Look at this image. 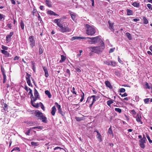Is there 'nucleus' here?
Masks as SVG:
<instances>
[{
    "mask_svg": "<svg viewBox=\"0 0 152 152\" xmlns=\"http://www.w3.org/2000/svg\"><path fill=\"white\" fill-rule=\"evenodd\" d=\"M61 19H55L53 20V22L56 23L58 26L59 27V31L62 33L69 32L71 31V30L68 27V25L62 24L61 22Z\"/></svg>",
    "mask_w": 152,
    "mask_h": 152,
    "instance_id": "obj_1",
    "label": "nucleus"
},
{
    "mask_svg": "<svg viewBox=\"0 0 152 152\" xmlns=\"http://www.w3.org/2000/svg\"><path fill=\"white\" fill-rule=\"evenodd\" d=\"M105 48L104 44L103 41H101L100 42V46L95 47H91L89 48L91 52H94L98 54H99Z\"/></svg>",
    "mask_w": 152,
    "mask_h": 152,
    "instance_id": "obj_2",
    "label": "nucleus"
},
{
    "mask_svg": "<svg viewBox=\"0 0 152 152\" xmlns=\"http://www.w3.org/2000/svg\"><path fill=\"white\" fill-rule=\"evenodd\" d=\"M99 98V96H96L94 95L91 96H89L87 98L86 103H90L89 105V107L91 108L94 103Z\"/></svg>",
    "mask_w": 152,
    "mask_h": 152,
    "instance_id": "obj_3",
    "label": "nucleus"
},
{
    "mask_svg": "<svg viewBox=\"0 0 152 152\" xmlns=\"http://www.w3.org/2000/svg\"><path fill=\"white\" fill-rule=\"evenodd\" d=\"M85 26L86 28V34L87 35L92 36L95 33L96 30L93 27L87 24Z\"/></svg>",
    "mask_w": 152,
    "mask_h": 152,
    "instance_id": "obj_4",
    "label": "nucleus"
},
{
    "mask_svg": "<svg viewBox=\"0 0 152 152\" xmlns=\"http://www.w3.org/2000/svg\"><path fill=\"white\" fill-rule=\"evenodd\" d=\"M88 37V38H87V39H91L90 40L88 41L91 44H95L99 42H101V41H103L100 38V37L99 36L95 37Z\"/></svg>",
    "mask_w": 152,
    "mask_h": 152,
    "instance_id": "obj_5",
    "label": "nucleus"
},
{
    "mask_svg": "<svg viewBox=\"0 0 152 152\" xmlns=\"http://www.w3.org/2000/svg\"><path fill=\"white\" fill-rule=\"evenodd\" d=\"M28 40L31 47L33 48L35 45V41L34 36H30L28 38Z\"/></svg>",
    "mask_w": 152,
    "mask_h": 152,
    "instance_id": "obj_6",
    "label": "nucleus"
},
{
    "mask_svg": "<svg viewBox=\"0 0 152 152\" xmlns=\"http://www.w3.org/2000/svg\"><path fill=\"white\" fill-rule=\"evenodd\" d=\"M34 94L35 97L34 101H36L39 98V93L37 90L35 88H34Z\"/></svg>",
    "mask_w": 152,
    "mask_h": 152,
    "instance_id": "obj_7",
    "label": "nucleus"
},
{
    "mask_svg": "<svg viewBox=\"0 0 152 152\" xmlns=\"http://www.w3.org/2000/svg\"><path fill=\"white\" fill-rule=\"evenodd\" d=\"M108 23L109 25V29L111 31L114 32L115 31L113 26L114 23L110 22V20L108 21Z\"/></svg>",
    "mask_w": 152,
    "mask_h": 152,
    "instance_id": "obj_8",
    "label": "nucleus"
},
{
    "mask_svg": "<svg viewBox=\"0 0 152 152\" xmlns=\"http://www.w3.org/2000/svg\"><path fill=\"white\" fill-rule=\"evenodd\" d=\"M43 115V113L39 111L37 112L35 114L36 116L38 118V119L40 120V118H41Z\"/></svg>",
    "mask_w": 152,
    "mask_h": 152,
    "instance_id": "obj_9",
    "label": "nucleus"
},
{
    "mask_svg": "<svg viewBox=\"0 0 152 152\" xmlns=\"http://www.w3.org/2000/svg\"><path fill=\"white\" fill-rule=\"evenodd\" d=\"M140 145L142 148H144L145 147V141L144 140L140 139L139 140Z\"/></svg>",
    "mask_w": 152,
    "mask_h": 152,
    "instance_id": "obj_10",
    "label": "nucleus"
},
{
    "mask_svg": "<svg viewBox=\"0 0 152 152\" xmlns=\"http://www.w3.org/2000/svg\"><path fill=\"white\" fill-rule=\"evenodd\" d=\"M88 37H73L72 38V40H73L75 39H86Z\"/></svg>",
    "mask_w": 152,
    "mask_h": 152,
    "instance_id": "obj_11",
    "label": "nucleus"
},
{
    "mask_svg": "<svg viewBox=\"0 0 152 152\" xmlns=\"http://www.w3.org/2000/svg\"><path fill=\"white\" fill-rule=\"evenodd\" d=\"M56 111V109L55 106H54L52 108V110L51 112V113L53 116L55 115V113Z\"/></svg>",
    "mask_w": 152,
    "mask_h": 152,
    "instance_id": "obj_12",
    "label": "nucleus"
},
{
    "mask_svg": "<svg viewBox=\"0 0 152 152\" xmlns=\"http://www.w3.org/2000/svg\"><path fill=\"white\" fill-rule=\"evenodd\" d=\"M45 73V76L46 77H48L49 76L48 70L47 68L45 67H43Z\"/></svg>",
    "mask_w": 152,
    "mask_h": 152,
    "instance_id": "obj_13",
    "label": "nucleus"
},
{
    "mask_svg": "<svg viewBox=\"0 0 152 152\" xmlns=\"http://www.w3.org/2000/svg\"><path fill=\"white\" fill-rule=\"evenodd\" d=\"M105 83L107 87L109 88L110 89L112 88V86L109 81H105Z\"/></svg>",
    "mask_w": 152,
    "mask_h": 152,
    "instance_id": "obj_14",
    "label": "nucleus"
},
{
    "mask_svg": "<svg viewBox=\"0 0 152 152\" xmlns=\"http://www.w3.org/2000/svg\"><path fill=\"white\" fill-rule=\"evenodd\" d=\"M1 52L2 53L5 55L6 57H8L10 56V53L7 51L1 50Z\"/></svg>",
    "mask_w": 152,
    "mask_h": 152,
    "instance_id": "obj_15",
    "label": "nucleus"
},
{
    "mask_svg": "<svg viewBox=\"0 0 152 152\" xmlns=\"http://www.w3.org/2000/svg\"><path fill=\"white\" fill-rule=\"evenodd\" d=\"M47 13L48 14L51 15H54L55 16H58L59 15L54 12L53 11L51 10H48L47 12Z\"/></svg>",
    "mask_w": 152,
    "mask_h": 152,
    "instance_id": "obj_16",
    "label": "nucleus"
},
{
    "mask_svg": "<svg viewBox=\"0 0 152 152\" xmlns=\"http://www.w3.org/2000/svg\"><path fill=\"white\" fill-rule=\"evenodd\" d=\"M26 82L29 86H32V85L31 83L30 78L29 77H26Z\"/></svg>",
    "mask_w": 152,
    "mask_h": 152,
    "instance_id": "obj_17",
    "label": "nucleus"
},
{
    "mask_svg": "<svg viewBox=\"0 0 152 152\" xmlns=\"http://www.w3.org/2000/svg\"><path fill=\"white\" fill-rule=\"evenodd\" d=\"M40 120H41L44 123H46L48 122L47 118L43 115L41 118H40Z\"/></svg>",
    "mask_w": 152,
    "mask_h": 152,
    "instance_id": "obj_18",
    "label": "nucleus"
},
{
    "mask_svg": "<svg viewBox=\"0 0 152 152\" xmlns=\"http://www.w3.org/2000/svg\"><path fill=\"white\" fill-rule=\"evenodd\" d=\"M61 60H60L59 62L60 63H62L66 60V57L63 55H61Z\"/></svg>",
    "mask_w": 152,
    "mask_h": 152,
    "instance_id": "obj_19",
    "label": "nucleus"
},
{
    "mask_svg": "<svg viewBox=\"0 0 152 152\" xmlns=\"http://www.w3.org/2000/svg\"><path fill=\"white\" fill-rule=\"evenodd\" d=\"M32 13L34 16H37V14H39L36 9H35V7L33 8V11H32Z\"/></svg>",
    "mask_w": 152,
    "mask_h": 152,
    "instance_id": "obj_20",
    "label": "nucleus"
},
{
    "mask_svg": "<svg viewBox=\"0 0 152 152\" xmlns=\"http://www.w3.org/2000/svg\"><path fill=\"white\" fill-rule=\"evenodd\" d=\"M31 103L33 106L36 108H38L39 107V103H37L36 104H34V102H32V101H31Z\"/></svg>",
    "mask_w": 152,
    "mask_h": 152,
    "instance_id": "obj_21",
    "label": "nucleus"
},
{
    "mask_svg": "<svg viewBox=\"0 0 152 152\" xmlns=\"http://www.w3.org/2000/svg\"><path fill=\"white\" fill-rule=\"evenodd\" d=\"M45 93L47 95L49 98H51V95L50 92L48 90H46L45 91Z\"/></svg>",
    "mask_w": 152,
    "mask_h": 152,
    "instance_id": "obj_22",
    "label": "nucleus"
},
{
    "mask_svg": "<svg viewBox=\"0 0 152 152\" xmlns=\"http://www.w3.org/2000/svg\"><path fill=\"white\" fill-rule=\"evenodd\" d=\"M31 63L32 65V69L34 72L36 71V67L35 66V63L33 61H31Z\"/></svg>",
    "mask_w": 152,
    "mask_h": 152,
    "instance_id": "obj_23",
    "label": "nucleus"
},
{
    "mask_svg": "<svg viewBox=\"0 0 152 152\" xmlns=\"http://www.w3.org/2000/svg\"><path fill=\"white\" fill-rule=\"evenodd\" d=\"M96 136L97 138L99 140L100 142L102 141V136L100 133L97 134Z\"/></svg>",
    "mask_w": 152,
    "mask_h": 152,
    "instance_id": "obj_24",
    "label": "nucleus"
},
{
    "mask_svg": "<svg viewBox=\"0 0 152 152\" xmlns=\"http://www.w3.org/2000/svg\"><path fill=\"white\" fill-rule=\"evenodd\" d=\"M136 121L137 122H140L141 124H142V122L141 121L140 118L139 117V114H137L136 117Z\"/></svg>",
    "mask_w": 152,
    "mask_h": 152,
    "instance_id": "obj_25",
    "label": "nucleus"
},
{
    "mask_svg": "<svg viewBox=\"0 0 152 152\" xmlns=\"http://www.w3.org/2000/svg\"><path fill=\"white\" fill-rule=\"evenodd\" d=\"M108 133L109 134H110V135H112V136H113L114 135L113 132L111 129V126H110V127L108 129Z\"/></svg>",
    "mask_w": 152,
    "mask_h": 152,
    "instance_id": "obj_26",
    "label": "nucleus"
},
{
    "mask_svg": "<svg viewBox=\"0 0 152 152\" xmlns=\"http://www.w3.org/2000/svg\"><path fill=\"white\" fill-rule=\"evenodd\" d=\"M110 65L113 67H114L116 66V63L115 61H110Z\"/></svg>",
    "mask_w": 152,
    "mask_h": 152,
    "instance_id": "obj_27",
    "label": "nucleus"
},
{
    "mask_svg": "<svg viewBox=\"0 0 152 152\" xmlns=\"http://www.w3.org/2000/svg\"><path fill=\"white\" fill-rule=\"evenodd\" d=\"M142 19L143 20V23L145 24H147L148 23V20L147 19L146 17H145L143 16V17Z\"/></svg>",
    "mask_w": 152,
    "mask_h": 152,
    "instance_id": "obj_28",
    "label": "nucleus"
},
{
    "mask_svg": "<svg viewBox=\"0 0 152 152\" xmlns=\"http://www.w3.org/2000/svg\"><path fill=\"white\" fill-rule=\"evenodd\" d=\"M127 15H131L132 14L133 12L132 10L130 9L127 10Z\"/></svg>",
    "mask_w": 152,
    "mask_h": 152,
    "instance_id": "obj_29",
    "label": "nucleus"
},
{
    "mask_svg": "<svg viewBox=\"0 0 152 152\" xmlns=\"http://www.w3.org/2000/svg\"><path fill=\"white\" fill-rule=\"evenodd\" d=\"M126 34L127 37L129 40H131L132 39V36L131 34L127 32Z\"/></svg>",
    "mask_w": 152,
    "mask_h": 152,
    "instance_id": "obj_30",
    "label": "nucleus"
},
{
    "mask_svg": "<svg viewBox=\"0 0 152 152\" xmlns=\"http://www.w3.org/2000/svg\"><path fill=\"white\" fill-rule=\"evenodd\" d=\"M113 100H109L107 102V104L110 107V106L111 104H113Z\"/></svg>",
    "mask_w": 152,
    "mask_h": 152,
    "instance_id": "obj_31",
    "label": "nucleus"
},
{
    "mask_svg": "<svg viewBox=\"0 0 152 152\" xmlns=\"http://www.w3.org/2000/svg\"><path fill=\"white\" fill-rule=\"evenodd\" d=\"M58 113L60 114L62 116H64L65 114V113L63 112L62 110L61 109L58 110Z\"/></svg>",
    "mask_w": 152,
    "mask_h": 152,
    "instance_id": "obj_32",
    "label": "nucleus"
},
{
    "mask_svg": "<svg viewBox=\"0 0 152 152\" xmlns=\"http://www.w3.org/2000/svg\"><path fill=\"white\" fill-rule=\"evenodd\" d=\"M110 61L107 60L105 61L104 62V64H106L108 66H110Z\"/></svg>",
    "mask_w": 152,
    "mask_h": 152,
    "instance_id": "obj_33",
    "label": "nucleus"
},
{
    "mask_svg": "<svg viewBox=\"0 0 152 152\" xmlns=\"http://www.w3.org/2000/svg\"><path fill=\"white\" fill-rule=\"evenodd\" d=\"M70 15L71 16L72 19V20H73L74 21H75L76 20V16L74 14H73L71 13L70 14Z\"/></svg>",
    "mask_w": 152,
    "mask_h": 152,
    "instance_id": "obj_34",
    "label": "nucleus"
},
{
    "mask_svg": "<svg viewBox=\"0 0 152 152\" xmlns=\"http://www.w3.org/2000/svg\"><path fill=\"white\" fill-rule=\"evenodd\" d=\"M132 5L134 7H138L139 6V4L137 2H133Z\"/></svg>",
    "mask_w": 152,
    "mask_h": 152,
    "instance_id": "obj_35",
    "label": "nucleus"
},
{
    "mask_svg": "<svg viewBox=\"0 0 152 152\" xmlns=\"http://www.w3.org/2000/svg\"><path fill=\"white\" fill-rule=\"evenodd\" d=\"M1 71L2 72L3 76H6L5 73V70L4 68L2 66L1 67Z\"/></svg>",
    "mask_w": 152,
    "mask_h": 152,
    "instance_id": "obj_36",
    "label": "nucleus"
},
{
    "mask_svg": "<svg viewBox=\"0 0 152 152\" xmlns=\"http://www.w3.org/2000/svg\"><path fill=\"white\" fill-rule=\"evenodd\" d=\"M15 151H20V148L18 147H16L14 148L11 151V152H13Z\"/></svg>",
    "mask_w": 152,
    "mask_h": 152,
    "instance_id": "obj_37",
    "label": "nucleus"
},
{
    "mask_svg": "<svg viewBox=\"0 0 152 152\" xmlns=\"http://www.w3.org/2000/svg\"><path fill=\"white\" fill-rule=\"evenodd\" d=\"M45 2L46 4L48 7H51L52 6V5L50 3V2L49 1V0H48L47 1H45Z\"/></svg>",
    "mask_w": 152,
    "mask_h": 152,
    "instance_id": "obj_38",
    "label": "nucleus"
},
{
    "mask_svg": "<svg viewBox=\"0 0 152 152\" xmlns=\"http://www.w3.org/2000/svg\"><path fill=\"white\" fill-rule=\"evenodd\" d=\"M20 26H21V27L22 29V30H23L24 29V23L22 20H21V21L20 22Z\"/></svg>",
    "mask_w": 152,
    "mask_h": 152,
    "instance_id": "obj_39",
    "label": "nucleus"
},
{
    "mask_svg": "<svg viewBox=\"0 0 152 152\" xmlns=\"http://www.w3.org/2000/svg\"><path fill=\"white\" fill-rule=\"evenodd\" d=\"M13 32H10L9 34L7 35V36L6 38H10V39L11 37L13 35Z\"/></svg>",
    "mask_w": 152,
    "mask_h": 152,
    "instance_id": "obj_40",
    "label": "nucleus"
},
{
    "mask_svg": "<svg viewBox=\"0 0 152 152\" xmlns=\"http://www.w3.org/2000/svg\"><path fill=\"white\" fill-rule=\"evenodd\" d=\"M31 143V145L34 146H37L39 145L38 142H32Z\"/></svg>",
    "mask_w": 152,
    "mask_h": 152,
    "instance_id": "obj_41",
    "label": "nucleus"
},
{
    "mask_svg": "<svg viewBox=\"0 0 152 152\" xmlns=\"http://www.w3.org/2000/svg\"><path fill=\"white\" fill-rule=\"evenodd\" d=\"M115 111L118 112L119 113H121L122 112L121 110L119 108H115Z\"/></svg>",
    "mask_w": 152,
    "mask_h": 152,
    "instance_id": "obj_42",
    "label": "nucleus"
},
{
    "mask_svg": "<svg viewBox=\"0 0 152 152\" xmlns=\"http://www.w3.org/2000/svg\"><path fill=\"white\" fill-rule=\"evenodd\" d=\"M55 104L56 105V107L58 109V110L61 109V106L57 102H55Z\"/></svg>",
    "mask_w": 152,
    "mask_h": 152,
    "instance_id": "obj_43",
    "label": "nucleus"
},
{
    "mask_svg": "<svg viewBox=\"0 0 152 152\" xmlns=\"http://www.w3.org/2000/svg\"><path fill=\"white\" fill-rule=\"evenodd\" d=\"M146 136L148 140L149 143H152V140H151V139L150 138V137L148 135V134H146Z\"/></svg>",
    "mask_w": 152,
    "mask_h": 152,
    "instance_id": "obj_44",
    "label": "nucleus"
},
{
    "mask_svg": "<svg viewBox=\"0 0 152 152\" xmlns=\"http://www.w3.org/2000/svg\"><path fill=\"white\" fill-rule=\"evenodd\" d=\"M1 48L2 49H3V50H7L8 49V48L7 47V46H5L4 45H1Z\"/></svg>",
    "mask_w": 152,
    "mask_h": 152,
    "instance_id": "obj_45",
    "label": "nucleus"
},
{
    "mask_svg": "<svg viewBox=\"0 0 152 152\" xmlns=\"http://www.w3.org/2000/svg\"><path fill=\"white\" fill-rule=\"evenodd\" d=\"M75 88L74 87H73L72 88V90H71V92L74 94H75V95H77V93L75 91Z\"/></svg>",
    "mask_w": 152,
    "mask_h": 152,
    "instance_id": "obj_46",
    "label": "nucleus"
},
{
    "mask_svg": "<svg viewBox=\"0 0 152 152\" xmlns=\"http://www.w3.org/2000/svg\"><path fill=\"white\" fill-rule=\"evenodd\" d=\"M145 88H148V89H150V86L149 85V84L147 82H145Z\"/></svg>",
    "mask_w": 152,
    "mask_h": 152,
    "instance_id": "obj_47",
    "label": "nucleus"
},
{
    "mask_svg": "<svg viewBox=\"0 0 152 152\" xmlns=\"http://www.w3.org/2000/svg\"><path fill=\"white\" fill-rule=\"evenodd\" d=\"M119 91L121 93L124 92L125 91V89L123 88H121L119 89Z\"/></svg>",
    "mask_w": 152,
    "mask_h": 152,
    "instance_id": "obj_48",
    "label": "nucleus"
},
{
    "mask_svg": "<svg viewBox=\"0 0 152 152\" xmlns=\"http://www.w3.org/2000/svg\"><path fill=\"white\" fill-rule=\"evenodd\" d=\"M39 104H40V106H41V108L44 111L45 110V107H44V105H43V104H42V103H41V102H40L39 103Z\"/></svg>",
    "mask_w": 152,
    "mask_h": 152,
    "instance_id": "obj_49",
    "label": "nucleus"
},
{
    "mask_svg": "<svg viewBox=\"0 0 152 152\" xmlns=\"http://www.w3.org/2000/svg\"><path fill=\"white\" fill-rule=\"evenodd\" d=\"M5 16L2 14H0V20H1L3 18L4 19Z\"/></svg>",
    "mask_w": 152,
    "mask_h": 152,
    "instance_id": "obj_50",
    "label": "nucleus"
},
{
    "mask_svg": "<svg viewBox=\"0 0 152 152\" xmlns=\"http://www.w3.org/2000/svg\"><path fill=\"white\" fill-rule=\"evenodd\" d=\"M30 98L31 99V101H32V102H34L35 101H34V96L33 94H32L31 95V96H30Z\"/></svg>",
    "mask_w": 152,
    "mask_h": 152,
    "instance_id": "obj_51",
    "label": "nucleus"
},
{
    "mask_svg": "<svg viewBox=\"0 0 152 152\" xmlns=\"http://www.w3.org/2000/svg\"><path fill=\"white\" fill-rule=\"evenodd\" d=\"M115 48H111L109 51V53H111L113 52L114 50H115Z\"/></svg>",
    "mask_w": 152,
    "mask_h": 152,
    "instance_id": "obj_52",
    "label": "nucleus"
},
{
    "mask_svg": "<svg viewBox=\"0 0 152 152\" xmlns=\"http://www.w3.org/2000/svg\"><path fill=\"white\" fill-rule=\"evenodd\" d=\"M149 101V98H146L144 100V102L145 104H148Z\"/></svg>",
    "mask_w": 152,
    "mask_h": 152,
    "instance_id": "obj_53",
    "label": "nucleus"
},
{
    "mask_svg": "<svg viewBox=\"0 0 152 152\" xmlns=\"http://www.w3.org/2000/svg\"><path fill=\"white\" fill-rule=\"evenodd\" d=\"M132 114L133 115H135L136 114V112L134 110H131Z\"/></svg>",
    "mask_w": 152,
    "mask_h": 152,
    "instance_id": "obj_54",
    "label": "nucleus"
},
{
    "mask_svg": "<svg viewBox=\"0 0 152 152\" xmlns=\"http://www.w3.org/2000/svg\"><path fill=\"white\" fill-rule=\"evenodd\" d=\"M39 52L40 54H41L43 53V50L42 49L41 47H40L39 48Z\"/></svg>",
    "mask_w": 152,
    "mask_h": 152,
    "instance_id": "obj_55",
    "label": "nucleus"
},
{
    "mask_svg": "<svg viewBox=\"0 0 152 152\" xmlns=\"http://www.w3.org/2000/svg\"><path fill=\"white\" fill-rule=\"evenodd\" d=\"M29 91L28 94V95H31L32 94V90L30 88H29Z\"/></svg>",
    "mask_w": 152,
    "mask_h": 152,
    "instance_id": "obj_56",
    "label": "nucleus"
},
{
    "mask_svg": "<svg viewBox=\"0 0 152 152\" xmlns=\"http://www.w3.org/2000/svg\"><path fill=\"white\" fill-rule=\"evenodd\" d=\"M3 83H4L6 80V76H3Z\"/></svg>",
    "mask_w": 152,
    "mask_h": 152,
    "instance_id": "obj_57",
    "label": "nucleus"
},
{
    "mask_svg": "<svg viewBox=\"0 0 152 152\" xmlns=\"http://www.w3.org/2000/svg\"><path fill=\"white\" fill-rule=\"evenodd\" d=\"M75 118L76 119V120L77 121H80L82 120L81 118L77 117H75Z\"/></svg>",
    "mask_w": 152,
    "mask_h": 152,
    "instance_id": "obj_58",
    "label": "nucleus"
},
{
    "mask_svg": "<svg viewBox=\"0 0 152 152\" xmlns=\"http://www.w3.org/2000/svg\"><path fill=\"white\" fill-rule=\"evenodd\" d=\"M75 70L78 72H81V70L78 68L76 67L75 68Z\"/></svg>",
    "mask_w": 152,
    "mask_h": 152,
    "instance_id": "obj_59",
    "label": "nucleus"
},
{
    "mask_svg": "<svg viewBox=\"0 0 152 152\" xmlns=\"http://www.w3.org/2000/svg\"><path fill=\"white\" fill-rule=\"evenodd\" d=\"M24 89L27 92H28V91L29 90V88H28V87L26 86V85H25V86Z\"/></svg>",
    "mask_w": 152,
    "mask_h": 152,
    "instance_id": "obj_60",
    "label": "nucleus"
},
{
    "mask_svg": "<svg viewBox=\"0 0 152 152\" xmlns=\"http://www.w3.org/2000/svg\"><path fill=\"white\" fill-rule=\"evenodd\" d=\"M7 26L8 28H10V29L11 28L12 26L11 23H8L7 25Z\"/></svg>",
    "mask_w": 152,
    "mask_h": 152,
    "instance_id": "obj_61",
    "label": "nucleus"
},
{
    "mask_svg": "<svg viewBox=\"0 0 152 152\" xmlns=\"http://www.w3.org/2000/svg\"><path fill=\"white\" fill-rule=\"evenodd\" d=\"M30 130H28L26 132V134L28 135H29L30 133Z\"/></svg>",
    "mask_w": 152,
    "mask_h": 152,
    "instance_id": "obj_62",
    "label": "nucleus"
},
{
    "mask_svg": "<svg viewBox=\"0 0 152 152\" xmlns=\"http://www.w3.org/2000/svg\"><path fill=\"white\" fill-rule=\"evenodd\" d=\"M118 61L120 63L122 64V61H121V60L119 58V56L118 57Z\"/></svg>",
    "mask_w": 152,
    "mask_h": 152,
    "instance_id": "obj_63",
    "label": "nucleus"
},
{
    "mask_svg": "<svg viewBox=\"0 0 152 152\" xmlns=\"http://www.w3.org/2000/svg\"><path fill=\"white\" fill-rule=\"evenodd\" d=\"M19 59V57H18L17 56H15L14 58V60H18Z\"/></svg>",
    "mask_w": 152,
    "mask_h": 152,
    "instance_id": "obj_64",
    "label": "nucleus"
}]
</instances>
